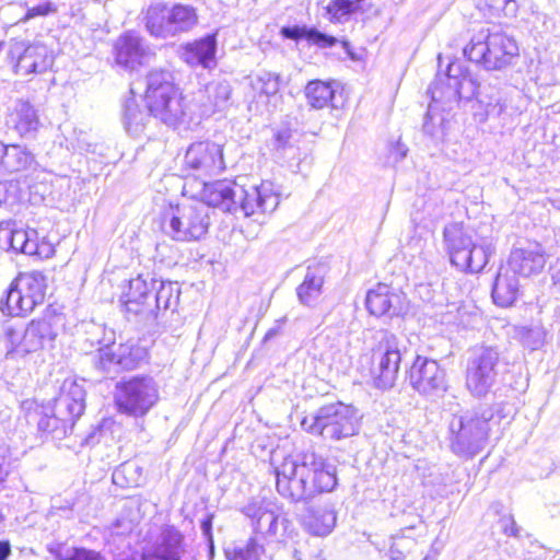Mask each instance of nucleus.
<instances>
[{"mask_svg": "<svg viewBox=\"0 0 560 560\" xmlns=\"http://www.w3.org/2000/svg\"><path fill=\"white\" fill-rule=\"evenodd\" d=\"M275 476L277 492L291 503H308L338 483L335 465L313 448L284 457Z\"/></svg>", "mask_w": 560, "mask_h": 560, "instance_id": "1", "label": "nucleus"}, {"mask_svg": "<svg viewBox=\"0 0 560 560\" xmlns=\"http://www.w3.org/2000/svg\"><path fill=\"white\" fill-rule=\"evenodd\" d=\"M179 300L176 283L164 282L139 275L129 281V288L121 295L124 310L130 320L133 318L144 325L153 324L161 312L174 310Z\"/></svg>", "mask_w": 560, "mask_h": 560, "instance_id": "2", "label": "nucleus"}, {"mask_svg": "<svg viewBox=\"0 0 560 560\" xmlns=\"http://www.w3.org/2000/svg\"><path fill=\"white\" fill-rule=\"evenodd\" d=\"M493 416L492 408L486 405L453 415L448 422L451 451L464 459H471L481 453L489 440Z\"/></svg>", "mask_w": 560, "mask_h": 560, "instance_id": "3", "label": "nucleus"}, {"mask_svg": "<svg viewBox=\"0 0 560 560\" xmlns=\"http://www.w3.org/2000/svg\"><path fill=\"white\" fill-rule=\"evenodd\" d=\"M63 317L55 311L47 310L40 317L32 319L23 330L7 326L5 359L20 360L46 348H54Z\"/></svg>", "mask_w": 560, "mask_h": 560, "instance_id": "4", "label": "nucleus"}, {"mask_svg": "<svg viewBox=\"0 0 560 560\" xmlns=\"http://www.w3.org/2000/svg\"><path fill=\"white\" fill-rule=\"evenodd\" d=\"M144 102L154 118L170 127L194 119L189 106L178 94L168 71L153 70L147 75Z\"/></svg>", "mask_w": 560, "mask_h": 560, "instance_id": "5", "label": "nucleus"}, {"mask_svg": "<svg viewBox=\"0 0 560 560\" xmlns=\"http://www.w3.org/2000/svg\"><path fill=\"white\" fill-rule=\"evenodd\" d=\"M464 56L487 71H501L511 67L517 59L516 40L500 30H481L463 49Z\"/></svg>", "mask_w": 560, "mask_h": 560, "instance_id": "6", "label": "nucleus"}, {"mask_svg": "<svg viewBox=\"0 0 560 560\" xmlns=\"http://www.w3.org/2000/svg\"><path fill=\"white\" fill-rule=\"evenodd\" d=\"M210 226L209 209L199 201L171 205L162 214L163 233L176 242L205 238Z\"/></svg>", "mask_w": 560, "mask_h": 560, "instance_id": "7", "label": "nucleus"}, {"mask_svg": "<svg viewBox=\"0 0 560 560\" xmlns=\"http://www.w3.org/2000/svg\"><path fill=\"white\" fill-rule=\"evenodd\" d=\"M304 431L324 439L339 441L359 431L357 410L351 405L335 402L320 407L301 421Z\"/></svg>", "mask_w": 560, "mask_h": 560, "instance_id": "8", "label": "nucleus"}, {"mask_svg": "<svg viewBox=\"0 0 560 560\" xmlns=\"http://www.w3.org/2000/svg\"><path fill=\"white\" fill-rule=\"evenodd\" d=\"M198 20L197 10L190 4L156 2L147 9L144 24L151 36L166 39L191 31Z\"/></svg>", "mask_w": 560, "mask_h": 560, "instance_id": "9", "label": "nucleus"}, {"mask_svg": "<svg viewBox=\"0 0 560 560\" xmlns=\"http://www.w3.org/2000/svg\"><path fill=\"white\" fill-rule=\"evenodd\" d=\"M504 363L497 348H475L467 360L465 386L471 396L486 397L499 383Z\"/></svg>", "mask_w": 560, "mask_h": 560, "instance_id": "10", "label": "nucleus"}, {"mask_svg": "<svg viewBox=\"0 0 560 560\" xmlns=\"http://www.w3.org/2000/svg\"><path fill=\"white\" fill-rule=\"evenodd\" d=\"M159 386L149 375L122 378L115 385L114 401L120 413L144 417L159 401Z\"/></svg>", "mask_w": 560, "mask_h": 560, "instance_id": "11", "label": "nucleus"}, {"mask_svg": "<svg viewBox=\"0 0 560 560\" xmlns=\"http://www.w3.org/2000/svg\"><path fill=\"white\" fill-rule=\"evenodd\" d=\"M375 345L372 359L376 366L372 370L377 388L388 389L395 385L401 362V345L398 337L387 329L374 331Z\"/></svg>", "mask_w": 560, "mask_h": 560, "instance_id": "12", "label": "nucleus"}, {"mask_svg": "<svg viewBox=\"0 0 560 560\" xmlns=\"http://www.w3.org/2000/svg\"><path fill=\"white\" fill-rule=\"evenodd\" d=\"M145 347L128 340L125 343L107 345L100 348L91 358L94 369L104 376H112L120 371L137 369L145 359Z\"/></svg>", "mask_w": 560, "mask_h": 560, "instance_id": "13", "label": "nucleus"}, {"mask_svg": "<svg viewBox=\"0 0 560 560\" xmlns=\"http://www.w3.org/2000/svg\"><path fill=\"white\" fill-rule=\"evenodd\" d=\"M18 75L46 72L54 63V55L43 43L18 40L11 44L8 54Z\"/></svg>", "mask_w": 560, "mask_h": 560, "instance_id": "14", "label": "nucleus"}, {"mask_svg": "<svg viewBox=\"0 0 560 560\" xmlns=\"http://www.w3.org/2000/svg\"><path fill=\"white\" fill-rule=\"evenodd\" d=\"M411 387L420 395L435 398L447 389L446 373L438 361L417 355L407 372Z\"/></svg>", "mask_w": 560, "mask_h": 560, "instance_id": "15", "label": "nucleus"}, {"mask_svg": "<svg viewBox=\"0 0 560 560\" xmlns=\"http://www.w3.org/2000/svg\"><path fill=\"white\" fill-rule=\"evenodd\" d=\"M234 198L236 203L234 214L243 213L245 217L272 213L280 202V196L270 182H262L259 186H252L249 189L237 185Z\"/></svg>", "mask_w": 560, "mask_h": 560, "instance_id": "16", "label": "nucleus"}, {"mask_svg": "<svg viewBox=\"0 0 560 560\" xmlns=\"http://www.w3.org/2000/svg\"><path fill=\"white\" fill-rule=\"evenodd\" d=\"M184 165L199 176H214L225 170L222 145L212 141L191 143L185 154Z\"/></svg>", "mask_w": 560, "mask_h": 560, "instance_id": "17", "label": "nucleus"}, {"mask_svg": "<svg viewBox=\"0 0 560 560\" xmlns=\"http://www.w3.org/2000/svg\"><path fill=\"white\" fill-rule=\"evenodd\" d=\"M188 548L184 534L177 527L164 525L147 552L152 560H184Z\"/></svg>", "mask_w": 560, "mask_h": 560, "instance_id": "18", "label": "nucleus"}, {"mask_svg": "<svg viewBox=\"0 0 560 560\" xmlns=\"http://www.w3.org/2000/svg\"><path fill=\"white\" fill-rule=\"evenodd\" d=\"M151 52L143 38L133 31L121 34L114 44V57L118 66L127 70H135L141 66Z\"/></svg>", "mask_w": 560, "mask_h": 560, "instance_id": "19", "label": "nucleus"}, {"mask_svg": "<svg viewBox=\"0 0 560 560\" xmlns=\"http://www.w3.org/2000/svg\"><path fill=\"white\" fill-rule=\"evenodd\" d=\"M546 265L544 248L538 243H528L512 249L506 268L512 273L529 278L539 275Z\"/></svg>", "mask_w": 560, "mask_h": 560, "instance_id": "20", "label": "nucleus"}, {"mask_svg": "<svg viewBox=\"0 0 560 560\" xmlns=\"http://www.w3.org/2000/svg\"><path fill=\"white\" fill-rule=\"evenodd\" d=\"M85 396L86 392L83 385L75 381L66 380L51 407L55 408L58 416L65 417L74 425L84 412Z\"/></svg>", "mask_w": 560, "mask_h": 560, "instance_id": "21", "label": "nucleus"}, {"mask_svg": "<svg viewBox=\"0 0 560 560\" xmlns=\"http://www.w3.org/2000/svg\"><path fill=\"white\" fill-rule=\"evenodd\" d=\"M404 298L385 283H378L374 289L368 291L365 306L370 314L381 317L398 316L404 311Z\"/></svg>", "mask_w": 560, "mask_h": 560, "instance_id": "22", "label": "nucleus"}, {"mask_svg": "<svg viewBox=\"0 0 560 560\" xmlns=\"http://www.w3.org/2000/svg\"><path fill=\"white\" fill-rule=\"evenodd\" d=\"M232 86L228 80H212L206 84L200 98V116L223 112L231 106Z\"/></svg>", "mask_w": 560, "mask_h": 560, "instance_id": "23", "label": "nucleus"}, {"mask_svg": "<svg viewBox=\"0 0 560 560\" xmlns=\"http://www.w3.org/2000/svg\"><path fill=\"white\" fill-rule=\"evenodd\" d=\"M237 185L230 180H215L203 183L201 200L199 202L209 207L220 208L225 212L235 213L236 203L234 198Z\"/></svg>", "mask_w": 560, "mask_h": 560, "instance_id": "24", "label": "nucleus"}, {"mask_svg": "<svg viewBox=\"0 0 560 560\" xmlns=\"http://www.w3.org/2000/svg\"><path fill=\"white\" fill-rule=\"evenodd\" d=\"M217 34H207L200 39L187 43L183 47L182 57L191 67L210 69L217 65Z\"/></svg>", "mask_w": 560, "mask_h": 560, "instance_id": "25", "label": "nucleus"}, {"mask_svg": "<svg viewBox=\"0 0 560 560\" xmlns=\"http://www.w3.org/2000/svg\"><path fill=\"white\" fill-rule=\"evenodd\" d=\"M138 88L136 83L130 85V94L122 106V124L127 133L131 137H139L144 133L148 125L151 122L154 116L151 112L144 107H141L138 100L135 97Z\"/></svg>", "mask_w": 560, "mask_h": 560, "instance_id": "26", "label": "nucleus"}, {"mask_svg": "<svg viewBox=\"0 0 560 560\" xmlns=\"http://www.w3.org/2000/svg\"><path fill=\"white\" fill-rule=\"evenodd\" d=\"M5 124L21 137H33L39 127V118L30 102L16 100L8 113Z\"/></svg>", "mask_w": 560, "mask_h": 560, "instance_id": "27", "label": "nucleus"}, {"mask_svg": "<svg viewBox=\"0 0 560 560\" xmlns=\"http://www.w3.org/2000/svg\"><path fill=\"white\" fill-rule=\"evenodd\" d=\"M443 241L451 262L464 264V255L474 244L470 232L462 223H450L443 230Z\"/></svg>", "mask_w": 560, "mask_h": 560, "instance_id": "28", "label": "nucleus"}, {"mask_svg": "<svg viewBox=\"0 0 560 560\" xmlns=\"http://www.w3.org/2000/svg\"><path fill=\"white\" fill-rule=\"evenodd\" d=\"M10 250L39 258L49 257L54 249L49 243L38 241V233L34 229L15 228L11 240Z\"/></svg>", "mask_w": 560, "mask_h": 560, "instance_id": "29", "label": "nucleus"}, {"mask_svg": "<svg viewBox=\"0 0 560 560\" xmlns=\"http://www.w3.org/2000/svg\"><path fill=\"white\" fill-rule=\"evenodd\" d=\"M442 81L434 82L429 89L433 102H458L462 98L471 100L479 88V84L470 74L463 77L460 81H454V84L447 91L440 89Z\"/></svg>", "mask_w": 560, "mask_h": 560, "instance_id": "30", "label": "nucleus"}, {"mask_svg": "<svg viewBox=\"0 0 560 560\" xmlns=\"http://www.w3.org/2000/svg\"><path fill=\"white\" fill-rule=\"evenodd\" d=\"M4 176L35 171L38 166L35 155L24 145L3 143Z\"/></svg>", "mask_w": 560, "mask_h": 560, "instance_id": "31", "label": "nucleus"}, {"mask_svg": "<svg viewBox=\"0 0 560 560\" xmlns=\"http://www.w3.org/2000/svg\"><path fill=\"white\" fill-rule=\"evenodd\" d=\"M45 276L39 271L20 273L15 279V287H19L24 298V306L31 312L36 305L42 304L45 298Z\"/></svg>", "mask_w": 560, "mask_h": 560, "instance_id": "32", "label": "nucleus"}, {"mask_svg": "<svg viewBox=\"0 0 560 560\" xmlns=\"http://www.w3.org/2000/svg\"><path fill=\"white\" fill-rule=\"evenodd\" d=\"M518 293L517 276L509 271L506 267H501L492 287L493 302L501 307L511 306L516 301Z\"/></svg>", "mask_w": 560, "mask_h": 560, "instance_id": "33", "label": "nucleus"}, {"mask_svg": "<svg viewBox=\"0 0 560 560\" xmlns=\"http://www.w3.org/2000/svg\"><path fill=\"white\" fill-rule=\"evenodd\" d=\"M337 516L327 508H308L303 515L302 526L313 537H326L336 526Z\"/></svg>", "mask_w": 560, "mask_h": 560, "instance_id": "34", "label": "nucleus"}, {"mask_svg": "<svg viewBox=\"0 0 560 560\" xmlns=\"http://www.w3.org/2000/svg\"><path fill=\"white\" fill-rule=\"evenodd\" d=\"M324 268L320 266L307 267L303 282L296 288V295L301 304L313 306L323 291Z\"/></svg>", "mask_w": 560, "mask_h": 560, "instance_id": "35", "label": "nucleus"}, {"mask_svg": "<svg viewBox=\"0 0 560 560\" xmlns=\"http://www.w3.org/2000/svg\"><path fill=\"white\" fill-rule=\"evenodd\" d=\"M283 38L292 40L306 39L310 44L320 48H329L337 44L338 39L331 35L320 32L316 27H307L306 25L283 26L280 30Z\"/></svg>", "mask_w": 560, "mask_h": 560, "instance_id": "36", "label": "nucleus"}, {"mask_svg": "<svg viewBox=\"0 0 560 560\" xmlns=\"http://www.w3.org/2000/svg\"><path fill=\"white\" fill-rule=\"evenodd\" d=\"M335 81L312 80L305 86V96L310 106L315 109H322L329 104L337 107L334 103L336 88Z\"/></svg>", "mask_w": 560, "mask_h": 560, "instance_id": "37", "label": "nucleus"}, {"mask_svg": "<svg viewBox=\"0 0 560 560\" xmlns=\"http://www.w3.org/2000/svg\"><path fill=\"white\" fill-rule=\"evenodd\" d=\"M366 0H330L325 7L326 16L332 23H346L353 14L363 12Z\"/></svg>", "mask_w": 560, "mask_h": 560, "instance_id": "38", "label": "nucleus"}, {"mask_svg": "<svg viewBox=\"0 0 560 560\" xmlns=\"http://www.w3.org/2000/svg\"><path fill=\"white\" fill-rule=\"evenodd\" d=\"M73 424L65 417L58 416L55 408H50V413L45 412L37 422L38 431L50 435L55 440H62L73 430Z\"/></svg>", "mask_w": 560, "mask_h": 560, "instance_id": "39", "label": "nucleus"}, {"mask_svg": "<svg viewBox=\"0 0 560 560\" xmlns=\"http://www.w3.org/2000/svg\"><path fill=\"white\" fill-rule=\"evenodd\" d=\"M490 255L491 248L489 245H477L474 243L463 257L464 264L459 261L456 267L466 272H479L487 265Z\"/></svg>", "mask_w": 560, "mask_h": 560, "instance_id": "40", "label": "nucleus"}, {"mask_svg": "<svg viewBox=\"0 0 560 560\" xmlns=\"http://www.w3.org/2000/svg\"><path fill=\"white\" fill-rule=\"evenodd\" d=\"M279 524L285 529L290 521L285 517H280V515L268 508L267 511L262 513V516L255 521L253 527L254 536L258 537L260 535L266 538L275 537L278 535Z\"/></svg>", "mask_w": 560, "mask_h": 560, "instance_id": "41", "label": "nucleus"}, {"mask_svg": "<svg viewBox=\"0 0 560 560\" xmlns=\"http://www.w3.org/2000/svg\"><path fill=\"white\" fill-rule=\"evenodd\" d=\"M0 311L9 316H21L31 313V310L25 308L23 294L19 287H15L14 280L0 300Z\"/></svg>", "mask_w": 560, "mask_h": 560, "instance_id": "42", "label": "nucleus"}, {"mask_svg": "<svg viewBox=\"0 0 560 560\" xmlns=\"http://www.w3.org/2000/svg\"><path fill=\"white\" fill-rule=\"evenodd\" d=\"M264 552L265 548L256 536H252L244 545L224 550L228 560H260Z\"/></svg>", "mask_w": 560, "mask_h": 560, "instance_id": "43", "label": "nucleus"}, {"mask_svg": "<svg viewBox=\"0 0 560 560\" xmlns=\"http://www.w3.org/2000/svg\"><path fill=\"white\" fill-rule=\"evenodd\" d=\"M279 75L271 72H262L252 81V88L259 95L272 96L279 92Z\"/></svg>", "mask_w": 560, "mask_h": 560, "instance_id": "44", "label": "nucleus"}, {"mask_svg": "<svg viewBox=\"0 0 560 560\" xmlns=\"http://www.w3.org/2000/svg\"><path fill=\"white\" fill-rule=\"evenodd\" d=\"M469 72L467 69L463 66L460 61H451L447 65L445 74L442 75L438 74V80L435 82H439L440 79L442 81L443 86H440V89H443L444 91H447L452 84H454V81H460L463 77L468 75Z\"/></svg>", "mask_w": 560, "mask_h": 560, "instance_id": "45", "label": "nucleus"}, {"mask_svg": "<svg viewBox=\"0 0 560 560\" xmlns=\"http://www.w3.org/2000/svg\"><path fill=\"white\" fill-rule=\"evenodd\" d=\"M299 546L293 550V558L295 560H324L322 557V548L316 541L305 540L299 542Z\"/></svg>", "mask_w": 560, "mask_h": 560, "instance_id": "46", "label": "nucleus"}, {"mask_svg": "<svg viewBox=\"0 0 560 560\" xmlns=\"http://www.w3.org/2000/svg\"><path fill=\"white\" fill-rule=\"evenodd\" d=\"M268 509V504L262 499H250L241 508V512L250 520V526L254 527L255 521L262 516Z\"/></svg>", "mask_w": 560, "mask_h": 560, "instance_id": "47", "label": "nucleus"}, {"mask_svg": "<svg viewBox=\"0 0 560 560\" xmlns=\"http://www.w3.org/2000/svg\"><path fill=\"white\" fill-rule=\"evenodd\" d=\"M293 132L289 128L279 129L275 132L273 139H272V150L273 153H278L281 150H284V148L295 143Z\"/></svg>", "mask_w": 560, "mask_h": 560, "instance_id": "48", "label": "nucleus"}, {"mask_svg": "<svg viewBox=\"0 0 560 560\" xmlns=\"http://www.w3.org/2000/svg\"><path fill=\"white\" fill-rule=\"evenodd\" d=\"M423 211L429 220L435 221L443 217V205L438 196H429L423 203Z\"/></svg>", "mask_w": 560, "mask_h": 560, "instance_id": "49", "label": "nucleus"}, {"mask_svg": "<svg viewBox=\"0 0 560 560\" xmlns=\"http://www.w3.org/2000/svg\"><path fill=\"white\" fill-rule=\"evenodd\" d=\"M56 11H57V7L52 2L46 1L38 5L30 8L26 11L24 18L20 22L25 23L35 16H46L50 13H55Z\"/></svg>", "mask_w": 560, "mask_h": 560, "instance_id": "50", "label": "nucleus"}, {"mask_svg": "<svg viewBox=\"0 0 560 560\" xmlns=\"http://www.w3.org/2000/svg\"><path fill=\"white\" fill-rule=\"evenodd\" d=\"M16 223L13 221L0 222V248L3 250H10L11 240L15 231Z\"/></svg>", "mask_w": 560, "mask_h": 560, "instance_id": "51", "label": "nucleus"}, {"mask_svg": "<svg viewBox=\"0 0 560 560\" xmlns=\"http://www.w3.org/2000/svg\"><path fill=\"white\" fill-rule=\"evenodd\" d=\"M47 549L58 560H73L77 553V547L71 548L63 544H51Z\"/></svg>", "mask_w": 560, "mask_h": 560, "instance_id": "52", "label": "nucleus"}, {"mask_svg": "<svg viewBox=\"0 0 560 560\" xmlns=\"http://www.w3.org/2000/svg\"><path fill=\"white\" fill-rule=\"evenodd\" d=\"M441 122L442 118L439 116L434 117L429 109L424 115L422 130L425 135L430 136L431 138H434L439 133Z\"/></svg>", "mask_w": 560, "mask_h": 560, "instance_id": "53", "label": "nucleus"}, {"mask_svg": "<svg viewBox=\"0 0 560 560\" xmlns=\"http://www.w3.org/2000/svg\"><path fill=\"white\" fill-rule=\"evenodd\" d=\"M10 450L7 445L0 444V491L3 489V483L9 475L8 457Z\"/></svg>", "mask_w": 560, "mask_h": 560, "instance_id": "54", "label": "nucleus"}, {"mask_svg": "<svg viewBox=\"0 0 560 560\" xmlns=\"http://www.w3.org/2000/svg\"><path fill=\"white\" fill-rule=\"evenodd\" d=\"M214 515L212 513H207L206 516L200 522V529L202 535L207 538L209 542V547L213 550V537H212V522Z\"/></svg>", "mask_w": 560, "mask_h": 560, "instance_id": "55", "label": "nucleus"}, {"mask_svg": "<svg viewBox=\"0 0 560 560\" xmlns=\"http://www.w3.org/2000/svg\"><path fill=\"white\" fill-rule=\"evenodd\" d=\"M273 155L278 160L292 162V161L299 160L300 148L296 145V142H295V143L284 148V150H281L278 153H273Z\"/></svg>", "mask_w": 560, "mask_h": 560, "instance_id": "56", "label": "nucleus"}, {"mask_svg": "<svg viewBox=\"0 0 560 560\" xmlns=\"http://www.w3.org/2000/svg\"><path fill=\"white\" fill-rule=\"evenodd\" d=\"M73 560H105L98 552L85 548H77Z\"/></svg>", "mask_w": 560, "mask_h": 560, "instance_id": "57", "label": "nucleus"}, {"mask_svg": "<svg viewBox=\"0 0 560 560\" xmlns=\"http://www.w3.org/2000/svg\"><path fill=\"white\" fill-rule=\"evenodd\" d=\"M402 540L401 541H394L388 550V556L390 560H404L405 553L402 551Z\"/></svg>", "mask_w": 560, "mask_h": 560, "instance_id": "58", "label": "nucleus"}, {"mask_svg": "<svg viewBox=\"0 0 560 560\" xmlns=\"http://www.w3.org/2000/svg\"><path fill=\"white\" fill-rule=\"evenodd\" d=\"M11 555V545L7 540H0V560H7Z\"/></svg>", "mask_w": 560, "mask_h": 560, "instance_id": "59", "label": "nucleus"}, {"mask_svg": "<svg viewBox=\"0 0 560 560\" xmlns=\"http://www.w3.org/2000/svg\"><path fill=\"white\" fill-rule=\"evenodd\" d=\"M489 1H490V5L495 9H500V8L505 9L511 3L515 4V2L513 0H489Z\"/></svg>", "mask_w": 560, "mask_h": 560, "instance_id": "60", "label": "nucleus"}, {"mask_svg": "<svg viewBox=\"0 0 560 560\" xmlns=\"http://www.w3.org/2000/svg\"><path fill=\"white\" fill-rule=\"evenodd\" d=\"M280 330H281V327H280V326H276V327L270 328V329L266 332V335H265V337H264V341L266 342V341H268V340H270V339H272V338L277 337V336L280 334Z\"/></svg>", "mask_w": 560, "mask_h": 560, "instance_id": "61", "label": "nucleus"}, {"mask_svg": "<svg viewBox=\"0 0 560 560\" xmlns=\"http://www.w3.org/2000/svg\"><path fill=\"white\" fill-rule=\"evenodd\" d=\"M551 278L555 284L560 283V264L552 267Z\"/></svg>", "mask_w": 560, "mask_h": 560, "instance_id": "62", "label": "nucleus"}, {"mask_svg": "<svg viewBox=\"0 0 560 560\" xmlns=\"http://www.w3.org/2000/svg\"><path fill=\"white\" fill-rule=\"evenodd\" d=\"M504 532L508 534V535H511V536H516L517 535V528H516V524L513 520H511V527L509 528L508 526L504 527Z\"/></svg>", "mask_w": 560, "mask_h": 560, "instance_id": "63", "label": "nucleus"}, {"mask_svg": "<svg viewBox=\"0 0 560 560\" xmlns=\"http://www.w3.org/2000/svg\"><path fill=\"white\" fill-rule=\"evenodd\" d=\"M3 142L0 141V177H4L3 171Z\"/></svg>", "mask_w": 560, "mask_h": 560, "instance_id": "64", "label": "nucleus"}]
</instances>
